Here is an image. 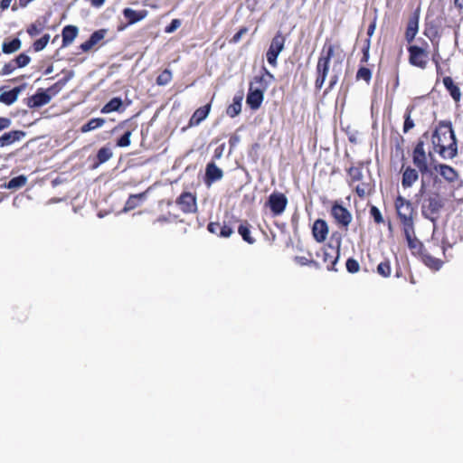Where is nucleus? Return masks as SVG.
Listing matches in <instances>:
<instances>
[{"label": "nucleus", "mask_w": 463, "mask_h": 463, "mask_svg": "<svg viewBox=\"0 0 463 463\" xmlns=\"http://www.w3.org/2000/svg\"><path fill=\"white\" fill-rule=\"evenodd\" d=\"M12 0H1L0 1V10L4 11L6 10L10 5Z\"/></svg>", "instance_id": "e2e57ef3"}, {"label": "nucleus", "mask_w": 463, "mask_h": 463, "mask_svg": "<svg viewBox=\"0 0 463 463\" xmlns=\"http://www.w3.org/2000/svg\"><path fill=\"white\" fill-rule=\"evenodd\" d=\"M419 170L412 168L411 166L402 167V185L404 189L411 187L419 179Z\"/></svg>", "instance_id": "aec40b11"}, {"label": "nucleus", "mask_w": 463, "mask_h": 463, "mask_svg": "<svg viewBox=\"0 0 463 463\" xmlns=\"http://www.w3.org/2000/svg\"><path fill=\"white\" fill-rule=\"evenodd\" d=\"M113 156L112 150L109 146H103L99 148L97 152L95 163L93 165V167L96 168L99 165L106 163L109 161Z\"/></svg>", "instance_id": "72a5a7b5"}, {"label": "nucleus", "mask_w": 463, "mask_h": 463, "mask_svg": "<svg viewBox=\"0 0 463 463\" xmlns=\"http://www.w3.org/2000/svg\"><path fill=\"white\" fill-rule=\"evenodd\" d=\"M337 50H340V44L329 43V40L326 39L316 67L315 89L317 90H320L325 84L329 72L330 61L335 57Z\"/></svg>", "instance_id": "7ed1b4c3"}, {"label": "nucleus", "mask_w": 463, "mask_h": 463, "mask_svg": "<svg viewBox=\"0 0 463 463\" xmlns=\"http://www.w3.org/2000/svg\"><path fill=\"white\" fill-rule=\"evenodd\" d=\"M240 142V137L237 135H232L230 137L229 144L231 147L236 146V145Z\"/></svg>", "instance_id": "052dcab7"}, {"label": "nucleus", "mask_w": 463, "mask_h": 463, "mask_svg": "<svg viewBox=\"0 0 463 463\" xmlns=\"http://www.w3.org/2000/svg\"><path fill=\"white\" fill-rule=\"evenodd\" d=\"M149 191H150V188H148L146 191L139 193V194H130L128 196L127 202L125 203L123 211L129 212V211H132V210L141 206L144 203V202L146 200Z\"/></svg>", "instance_id": "4be33fe9"}, {"label": "nucleus", "mask_w": 463, "mask_h": 463, "mask_svg": "<svg viewBox=\"0 0 463 463\" xmlns=\"http://www.w3.org/2000/svg\"><path fill=\"white\" fill-rule=\"evenodd\" d=\"M337 63L341 64L342 60L335 61L334 67H333L334 73L331 75V77L329 79L328 86L326 87V89L324 91L325 95L327 94L328 92H330L335 87V85L337 84V82L339 80V76L335 72V67H336Z\"/></svg>", "instance_id": "79ce46f5"}, {"label": "nucleus", "mask_w": 463, "mask_h": 463, "mask_svg": "<svg viewBox=\"0 0 463 463\" xmlns=\"http://www.w3.org/2000/svg\"><path fill=\"white\" fill-rule=\"evenodd\" d=\"M329 228L327 222L323 219H317L312 226V235L316 241L324 242L328 235Z\"/></svg>", "instance_id": "6ab92c4d"}, {"label": "nucleus", "mask_w": 463, "mask_h": 463, "mask_svg": "<svg viewBox=\"0 0 463 463\" xmlns=\"http://www.w3.org/2000/svg\"><path fill=\"white\" fill-rule=\"evenodd\" d=\"M13 61L15 63V66L20 69L26 67L31 62V57L25 52H22L14 58Z\"/></svg>", "instance_id": "de8ad7c7"}, {"label": "nucleus", "mask_w": 463, "mask_h": 463, "mask_svg": "<svg viewBox=\"0 0 463 463\" xmlns=\"http://www.w3.org/2000/svg\"><path fill=\"white\" fill-rule=\"evenodd\" d=\"M402 232L411 254L420 257L425 247L422 242L416 237L415 227L403 229Z\"/></svg>", "instance_id": "ddd939ff"}, {"label": "nucleus", "mask_w": 463, "mask_h": 463, "mask_svg": "<svg viewBox=\"0 0 463 463\" xmlns=\"http://www.w3.org/2000/svg\"><path fill=\"white\" fill-rule=\"evenodd\" d=\"M435 67H436V72H437V75H438V76L442 75V74H443V71H442V68H441V66H440V63H439V64H438V65H435Z\"/></svg>", "instance_id": "774afa93"}, {"label": "nucleus", "mask_w": 463, "mask_h": 463, "mask_svg": "<svg viewBox=\"0 0 463 463\" xmlns=\"http://www.w3.org/2000/svg\"><path fill=\"white\" fill-rule=\"evenodd\" d=\"M355 78L357 80H363L369 84L372 79V71L369 68L362 66L358 69Z\"/></svg>", "instance_id": "a18cd8bd"}, {"label": "nucleus", "mask_w": 463, "mask_h": 463, "mask_svg": "<svg viewBox=\"0 0 463 463\" xmlns=\"http://www.w3.org/2000/svg\"><path fill=\"white\" fill-rule=\"evenodd\" d=\"M402 143H403V138L402 137H400L397 139L396 151L402 155L403 154Z\"/></svg>", "instance_id": "680f3d73"}, {"label": "nucleus", "mask_w": 463, "mask_h": 463, "mask_svg": "<svg viewBox=\"0 0 463 463\" xmlns=\"http://www.w3.org/2000/svg\"><path fill=\"white\" fill-rule=\"evenodd\" d=\"M50 41V34L45 33L40 39L33 42L32 48L35 52L43 51Z\"/></svg>", "instance_id": "37998d69"}, {"label": "nucleus", "mask_w": 463, "mask_h": 463, "mask_svg": "<svg viewBox=\"0 0 463 463\" xmlns=\"http://www.w3.org/2000/svg\"><path fill=\"white\" fill-rule=\"evenodd\" d=\"M238 232L242 237L243 241L249 244L255 242V239L250 235V225L247 221H244L239 225Z\"/></svg>", "instance_id": "e433bc0d"}, {"label": "nucleus", "mask_w": 463, "mask_h": 463, "mask_svg": "<svg viewBox=\"0 0 463 463\" xmlns=\"http://www.w3.org/2000/svg\"><path fill=\"white\" fill-rule=\"evenodd\" d=\"M419 20L420 15L417 12L413 13L408 20L405 30V40L408 43H411L414 41L419 32Z\"/></svg>", "instance_id": "412c9836"}, {"label": "nucleus", "mask_w": 463, "mask_h": 463, "mask_svg": "<svg viewBox=\"0 0 463 463\" xmlns=\"http://www.w3.org/2000/svg\"><path fill=\"white\" fill-rule=\"evenodd\" d=\"M266 205L270 209L273 216H279L288 205V198L282 193L273 192L269 196Z\"/></svg>", "instance_id": "f8f14e48"}, {"label": "nucleus", "mask_w": 463, "mask_h": 463, "mask_svg": "<svg viewBox=\"0 0 463 463\" xmlns=\"http://www.w3.org/2000/svg\"><path fill=\"white\" fill-rule=\"evenodd\" d=\"M223 177V171L214 162H209L205 167L204 183L210 186Z\"/></svg>", "instance_id": "a211bd4d"}, {"label": "nucleus", "mask_w": 463, "mask_h": 463, "mask_svg": "<svg viewBox=\"0 0 463 463\" xmlns=\"http://www.w3.org/2000/svg\"><path fill=\"white\" fill-rule=\"evenodd\" d=\"M26 88V84H21L19 86L14 87V89L4 91L0 94V102L5 104L7 106L12 105L17 100L19 94L24 90Z\"/></svg>", "instance_id": "b1692460"}, {"label": "nucleus", "mask_w": 463, "mask_h": 463, "mask_svg": "<svg viewBox=\"0 0 463 463\" xmlns=\"http://www.w3.org/2000/svg\"><path fill=\"white\" fill-rule=\"evenodd\" d=\"M242 99V94L235 95L233 97L232 103L230 104L226 109V114L229 117L234 118L241 113Z\"/></svg>", "instance_id": "f704fd0d"}, {"label": "nucleus", "mask_w": 463, "mask_h": 463, "mask_svg": "<svg viewBox=\"0 0 463 463\" xmlns=\"http://www.w3.org/2000/svg\"><path fill=\"white\" fill-rule=\"evenodd\" d=\"M294 260L298 264L301 266L314 265L316 267H319V263L317 260L313 259H308L305 256H296Z\"/></svg>", "instance_id": "3c124183"}, {"label": "nucleus", "mask_w": 463, "mask_h": 463, "mask_svg": "<svg viewBox=\"0 0 463 463\" xmlns=\"http://www.w3.org/2000/svg\"><path fill=\"white\" fill-rule=\"evenodd\" d=\"M132 134V130H127L124 135H122L118 140H117V146L120 147H126L130 145V137Z\"/></svg>", "instance_id": "603ef678"}, {"label": "nucleus", "mask_w": 463, "mask_h": 463, "mask_svg": "<svg viewBox=\"0 0 463 463\" xmlns=\"http://www.w3.org/2000/svg\"><path fill=\"white\" fill-rule=\"evenodd\" d=\"M441 59L440 57V54L439 52V48H435L432 55H431V60L432 61L434 62L435 65H438L439 64V60Z\"/></svg>", "instance_id": "bf43d9fd"}, {"label": "nucleus", "mask_w": 463, "mask_h": 463, "mask_svg": "<svg viewBox=\"0 0 463 463\" xmlns=\"http://www.w3.org/2000/svg\"><path fill=\"white\" fill-rule=\"evenodd\" d=\"M73 77V71H70L67 72V75L62 79L59 80L57 82L44 90L51 98L57 95L63 87L67 84V82Z\"/></svg>", "instance_id": "2f4dec72"}, {"label": "nucleus", "mask_w": 463, "mask_h": 463, "mask_svg": "<svg viewBox=\"0 0 463 463\" xmlns=\"http://www.w3.org/2000/svg\"><path fill=\"white\" fill-rule=\"evenodd\" d=\"M446 248L438 241H431L424 248L420 258L422 262L432 269L438 270L441 268L443 260L440 256H445Z\"/></svg>", "instance_id": "423d86ee"}, {"label": "nucleus", "mask_w": 463, "mask_h": 463, "mask_svg": "<svg viewBox=\"0 0 463 463\" xmlns=\"http://www.w3.org/2000/svg\"><path fill=\"white\" fill-rule=\"evenodd\" d=\"M12 124V121L8 118L0 117V131L8 128Z\"/></svg>", "instance_id": "13d9d810"}, {"label": "nucleus", "mask_w": 463, "mask_h": 463, "mask_svg": "<svg viewBox=\"0 0 463 463\" xmlns=\"http://www.w3.org/2000/svg\"><path fill=\"white\" fill-rule=\"evenodd\" d=\"M17 68V66H15V63L14 62L13 60H11L10 61L6 62L1 69L0 71V76H5V75H9V74H12Z\"/></svg>", "instance_id": "864d4df0"}, {"label": "nucleus", "mask_w": 463, "mask_h": 463, "mask_svg": "<svg viewBox=\"0 0 463 463\" xmlns=\"http://www.w3.org/2000/svg\"><path fill=\"white\" fill-rule=\"evenodd\" d=\"M211 110V103H208L203 107L198 108L192 115L189 120V126H198L203 122L208 116Z\"/></svg>", "instance_id": "bb28decb"}, {"label": "nucleus", "mask_w": 463, "mask_h": 463, "mask_svg": "<svg viewBox=\"0 0 463 463\" xmlns=\"http://www.w3.org/2000/svg\"><path fill=\"white\" fill-rule=\"evenodd\" d=\"M444 207V199L437 192H429L423 196L421 203V214L424 218L435 222Z\"/></svg>", "instance_id": "39448f33"}, {"label": "nucleus", "mask_w": 463, "mask_h": 463, "mask_svg": "<svg viewBox=\"0 0 463 463\" xmlns=\"http://www.w3.org/2000/svg\"><path fill=\"white\" fill-rule=\"evenodd\" d=\"M124 109L122 99L119 97H115L101 108L100 112L102 114H109L115 111L122 112Z\"/></svg>", "instance_id": "c756f323"}, {"label": "nucleus", "mask_w": 463, "mask_h": 463, "mask_svg": "<svg viewBox=\"0 0 463 463\" xmlns=\"http://www.w3.org/2000/svg\"><path fill=\"white\" fill-rule=\"evenodd\" d=\"M330 215L339 228L347 231L350 223L352 222L353 216L351 212L345 207L341 202H333L330 209Z\"/></svg>", "instance_id": "9d476101"}, {"label": "nucleus", "mask_w": 463, "mask_h": 463, "mask_svg": "<svg viewBox=\"0 0 463 463\" xmlns=\"http://www.w3.org/2000/svg\"><path fill=\"white\" fill-rule=\"evenodd\" d=\"M22 47V41L19 38H14L10 41H4L2 43V52L5 54H12L19 51Z\"/></svg>", "instance_id": "c9c22d12"}, {"label": "nucleus", "mask_w": 463, "mask_h": 463, "mask_svg": "<svg viewBox=\"0 0 463 463\" xmlns=\"http://www.w3.org/2000/svg\"><path fill=\"white\" fill-rule=\"evenodd\" d=\"M79 30L75 25H66L61 31L62 47L70 45L77 37Z\"/></svg>", "instance_id": "473e14b6"}, {"label": "nucleus", "mask_w": 463, "mask_h": 463, "mask_svg": "<svg viewBox=\"0 0 463 463\" xmlns=\"http://www.w3.org/2000/svg\"><path fill=\"white\" fill-rule=\"evenodd\" d=\"M443 85L449 93L455 102H458L461 99V91L458 84H456L450 76L443 78Z\"/></svg>", "instance_id": "cd10ccee"}, {"label": "nucleus", "mask_w": 463, "mask_h": 463, "mask_svg": "<svg viewBox=\"0 0 463 463\" xmlns=\"http://www.w3.org/2000/svg\"><path fill=\"white\" fill-rule=\"evenodd\" d=\"M274 80V76L265 67L262 68L260 75L254 76L253 80L250 82L255 89L260 90L265 92L269 87V84Z\"/></svg>", "instance_id": "f3484780"}, {"label": "nucleus", "mask_w": 463, "mask_h": 463, "mask_svg": "<svg viewBox=\"0 0 463 463\" xmlns=\"http://www.w3.org/2000/svg\"><path fill=\"white\" fill-rule=\"evenodd\" d=\"M264 99V92L255 89V86L250 84L249 91L246 97V103L252 110L260 109Z\"/></svg>", "instance_id": "dca6fc26"}, {"label": "nucleus", "mask_w": 463, "mask_h": 463, "mask_svg": "<svg viewBox=\"0 0 463 463\" xmlns=\"http://www.w3.org/2000/svg\"><path fill=\"white\" fill-rule=\"evenodd\" d=\"M369 214L375 224L380 225L384 222L383 216L377 206L371 205L369 209Z\"/></svg>", "instance_id": "c03bdc74"}, {"label": "nucleus", "mask_w": 463, "mask_h": 463, "mask_svg": "<svg viewBox=\"0 0 463 463\" xmlns=\"http://www.w3.org/2000/svg\"><path fill=\"white\" fill-rule=\"evenodd\" d=\"M27 178L26 176L21 175L15 177H13L9 180V182L5 184V187L10 190H17L26 184Z\"/></svg>", "instance_id": "ea45409f"}, {"label": "nucleus", "mask_w": 463, "mask_h": 463, "mask_svg": "<svg viewBox=\"0 0 463 463\" xmlns=\"http://www.w3.org/2000/svg\"><path fill=\"white\" fill-rule=\"evenodd\" d=\"M25 137L23 130H12L5 133L0 137V147L10 146L17 141L22 140Z\"/></svg>", "instance_id": "393cba45"}, {"label": "nucleus", "mask_w": 463, "mask_h": 463, "mask_svg": "<svg viewBox=\"0 0 463 463\" xmlns=\"http://www.w3.org/2000/svg\"><path fill=\"white\" fill-rule=\"evenodd\" d=\"M346 270L349 273H357L360 270L359 262L354 258H348L345 262Z\"/></svg>", "instance_id": "8fccbe9b"}, {"label": "nucleus", "mask_w": 463, "mask_h": 463, "mask_svg": "<svg viewBox=\"0 0 463 463\" xmlns=\"http://www.w3.org/2000/svg\"><path fill=\"white\" fill-rule=\"evenodd\" d=\"M165 32H167V33L174 32V20L166 26Z\"/></svg>", "instance_id": "338daca9"}, {"label": "nucleus", "mask_w": 463, "mask_h": 463, "mask_svg": "<svg viewBox=\"0 0 463 463\" xmlns=\"http://www.w3.org/2000/svg\"><path fill=\"white\" fill-rule=\"evenodd\" d=\"M335 242V245H333L332 241L326 243L316 253L317 258L321 260L322 264H324L329 271L337 270L335 265L340 256V236L336 239Z\"/></svg>", "instance_id": "6e6552de"}, {"label": "nucleus", "mask_w": 463, "mask_h": 463, "mask_svg": "<svg viewBox=\"0 0 463 463\" xmlns=\"http://www.w3.org/2000/svg\"><path fill=\"white\" fill-rule=\"evenodd\" d=\"M172 80V71L168 69L164 70L156 78L157 85H165Z\"/></svg>", "instance_id": "09e8293b"}, {"label": "nucleus", "mask_w": 463, "mask_h": 463, "mask_svg": "<svg viewBox=\"0 0 463 463\" xmlns=\"http://www.w3.org/2000/svg\"><path fill=\"white\" fill-rule=\"evenodd\" d=\"M248 32L247 27H241L231 39L230 43H237L241 41L242 35H244Z\"/></svg>", "instance_id": "6e6d98bb"}, {"label": "nucleus", "mask_w": 463, "mask_h": 463, "mask_svg": "<svg viewBox=\"0 0 463 463\" xmlns=\"http://www.w3.org/2000/svg\"><path fill=\"white\" fill-rule=\"evenodd\" d=\"M285 35H283V33L280 31L277 32L274 37L272 38L269 47L266 52L267 61L271 66H277L278 56L283 51L285 47Z\"/></svg>", "instance_id": "9b49d317"}, {"label": "nucleus", "mask_w": 463, "mask_h": 463, "mask_svg": "<svg viewBox=\"0 0 463 463\" xmlns=\"http://www.w3.org/2000/svg\"><path fill=\"white\" fill-rule=\"evenodd\" d=\"M184 213H195L197 209L196 198L191 193H183L175 201Z\"/></svg>", "instance_id": "2eb2a0df"}, {"label": "nucleus", "mask_w": 463, "mask_h": 463, "mask_svg": "<svg viewBox=\"0 0 463 463\" xmlns=\"http://www.w3.org/2000/svg\"><path fill=\"white\" fill-rule=\"evenodd\" d=\"M370 47H371V40L366 39L364 43L363 49H362L363 56L360 60L361 63H366L368 61L369 57H370V55H369Z\"/></svg>", "instance_id": "5fc2aeb1"}, {"label": "nucleus", "mask_w": 463, "mask_h": 463, "mask_svg": "<svg viewBox=\"0 0 463 463\" xmlns=\"http://www.w3.org/2000/svg\"><path fill=\"white\" fill-rule=\"evenodd\" d=\"M45 28V21H42L37 19L34 23L31 24L27 29L26 33L30 37H34L41 33L43 30Z\"/></svg>", "instance_id": "58836bf2"}, {"label": "nucleus", "mask_w": 463, "mask_h": 463, "mask_svg": "<svg viewBox=\"0 0 463 463\" xmlns=\"http://www.w3.org/2000/svg\"><path fill=\"white\" fill-rule=\"evenodd\" d=\"M454 5L458 9H463V0H454Z\"/></svg>", "instance_id": "69168bd1"}, {"label": "nucleus", "mask_w": 463, "mask_h": 463, "mask_svg": "<svg viewBox=\"0 0 463 463\" xmlns=\"http://www.w3.org/2000/svg\"><path fill=\"white\" fill-rule=\"evenodd\" d=\"M432 149L443 159H452L458 155V144L450 121H440L430 136Z\"/></svg>", "instance_id": "f257e3e1"}, {"label": "nucleus", "mask_w": 463, "mask_h": 463, "mask_svg": "<svg viewBox=\"0 0 463 463\" xmlns=\"http://www.w3.org/2000/svg\"><path fill=\"white\" fill-rule=\"evenodd\" d=\"M207 230L219 237L222 238H229L233 233V229L232 226L227 224H221L217 222H211L207 225Z\"/></svg>", "instance_id": "5701e85b"}, {"label": "nucleus", "mask_w": 463, "mask_h": 463, "mask_svg": "<svg viewBox=\"0 0 463 463\" xmlns=\"http://www.w3.org/2000/svg\"><path fill=\"white\" fill-rule=\"evenodd\" d=\"M376 22H377V17L374 16V18L372 20V22L370 23L368 29H367V35H368L367 39H370L373 36V34L374 33V31L376 29Z\"/></svg>", "instance_id": "4d7b16f0"}, {"label": "nucleus", "mask_w": 463, "mask_h": 463, "mask_svg": "<svg viewBox=\"0 0 463 463\" xmlns=\"http://www.w3.org/2000/svg\"><path fill=\"white\" fill-rule=\"evenodd\" d=\"M420 45L411 44L407 47L409 53V63L416 68L425 70L430 60V45L428 42L422 38L419 40Z\"/></svg>", "instance_id": "0eeeda50"}, {"label": "nucleus", "mask_w": 463, "mask_h": 463, "mask_svg": "<svg viewBox=\"0 0 463 463\" xmlns=\"http://www.w3.org/2000/svg\"><path fill=\"white\" fill-rule=\"evenodd\" d=\"M146 10L136 11L128 7L123 10V15L128 20V24H133L141 21L146 16Z\"/></svg>", "instance_id": "7c9ffc66"}, {"label": "nucleus", "mask_w": 463, "mask_h": 463, "mask_svg": "<svg viewBox=\"0 0 463 463\" xmlns=\"http://www.w3.org/2000/svg\"><path fill=\"white\" fill-rule=\"evenodd\" d=\"M414 109V106H409L404 113V123H403V133H408L415 126L413 119L411 118V112Z\"/></svg>", "instance_id": "a19ab883"}, {"label": "nucleus", "mask_w": 463, "mask_h": 463, "mask_svg": "<svg viewBox=\"0 0 463 463\" xmlns=\"http://www.w3.org/2000/svg\"><path fill=\"white\" fill-rule=\"evenodd\" d=\"M105 34L106 30L104 29L95 31L86 42L80 45V50L85 52H89L105 37Z\"/></svg>", "instance_id": "a878e982"}, {"label": "nucleus", "mask_w": 463, "mask_h": 463, "mask_svg": "<svg viewBox=\"0 0 463 463\" xmlns=\"http://www.w3.org/2000/svg\"><path fill=\"white\" fill-rule=\"evenodd\" d=\"M430 139L429 132H424L419 138L412 151V162L420 173L426 174L429 171L428 156L432 157L433 149L428 154L424 149V143Z\"/></svg>", "instance_id": "1a4fd4ad"}, {"label": "nucleus", "mask_w": 463, "mask_h": 463, "mask_svg": "<svg viewBox=\"0 0 463 463\" xmlns=\"http://www.w3.org/2000/svg\"><path fill=\"white\" fill-rule=\"evenodd\" d=\"M222 150H223V145H222L221 146L217 147L214 150L213 158L214 159H219L222 156Z\"/></svg>", "instance_id": "0e129e2a"}, {"label": "nucleus", "mask_w": 463, "mask_h": 463, "mask_svg": "<svg viewBox=\"0 0 463 463\" xmlns=\"http://www.w3.org/2000/svg\"><path fill=\"white\" fill-rule=\"evenodd\" d=\"M393 205L402 229L415 227L417 210L413 203L402 195L398 194L394 199Z\"/></svg>", "instance_id": "20e7f679"}, {"label": "nucleus", "mask_w": 463, "mask_h": 463, "mask_svg": "<svg viewBox=\"0 0 463 463\" xmlns=\"http://www.w3.org/2000/svg\"><path fill=\"white\" fill-rule=\"evenodd\" d=\"M436 169L439 174L449 183H454L458 178V172L450 165L440 164Z\"/></svg>", "instance_id": "c85d7f7f"}, {"label": "nucleus", "mask_w": 463, "mask_h": 463, "mask_svg": "<svg viewBox=\"0 0 463 463\" xmlns=\"http://www.w3.org/2000/svg\"><path fill=\"white\" fill-rule=\"evenodd\" d=\"M104 123H105V119L102 118H91L86 124L81 126L80 131L82 133L92 131L94 129L101 128L104 125Z\"/></svg>", "instance_id": "4c0bfd02"}, {"label": "nucleus", "mask_w": 463, "mask_h": 463, "mask_svg": "<svg viewBox=\"0 0 463 463\" xmlns=\"http://www.w3.org/2000/svg\"><path fill=\"white\" fill-rule=\"evenodd\" d=\"M346 172L348 185L355 192L358 197L364 199L374 192V180L369 170L364 171L363 163L352 165Z\"/></svg>", "instance_id": "f03ea898"}, {"label": "nucleus", "mask_w": 463, "mask_h": 463, "mask_svg": "<svg viewBox=\"0 0 463 463\" xmlns=\"http://www.w3.org/2000/svg\"><path fill=\"white\" fill-rule=\"evenodd\" d=\"M51 101V95H49L43 89L37 90L35 94L26 98L24 103L30 109H36L48 104Z\"/></svg>", "instance_id": "4468645a"}, {"label": "nucleus", "mask_w": 463, "mask_h": 463, "mask_svg": "<svg viewBox=\"0 0 463 463\" xmlns=\"http://www.w3.org/2000/svg\"><path fill=\"white\" fill-rule=\"evenodd\" d=\"M377 272L383 278H388L391 275L392 268L389 260H385L380 262L377 266Z\"/></svg>", "instance_id": "49530a36"}]
</instances>
